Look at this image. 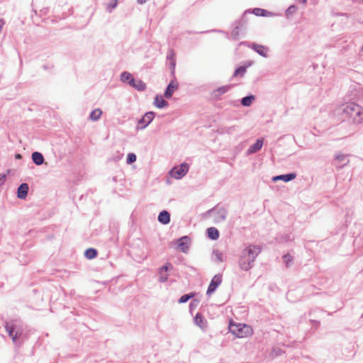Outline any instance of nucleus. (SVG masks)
I'll return each mask as SVG.
<instances>
[{
    "label": "nucleus",
    "mask_w": 363,
    "mask_h": 363,
    "mask_svg": "<svg viewBox=\"0 0 363 363\" xmlns=\"http://www.w3.org/2000/svg\"><path fill=\"white\" fill-rule=\"evenodd\" d=\"M335 113L340 116L342 121H347L354 124L363 123V107L354 102L341 104L336 108Z\"/></svg>",
    "instance_id": "f257e3e1"
},
{
    "label": "nucleus",
    "mask_w": 363,
    "mask_h": 363,
    "mask_svg": "<svg viewBox=\"0 0 363 363\" xmlns=\"http://www.w3.org/2000/svg\"><path fill=\"white\" fill-rule=\"evenodd\" d=\"M261 252L259 247L255 245H249L243 248L239 255L238 265L242 271H249L253 266L255 261Z\"/></svg>",
    "instance_id": "f03ea898"
},
{
    "label": "nucleus",
    "mask_w": 363,
    "mask_h": 363,
    "mask_svg": "<svg viewBox=\"0 0 363 363\" xmlns=\"http://www.w3.org/2000/svg\"><path fill=\"white\" fill-rule=\"evenodd\" d=\"M5 328L9 337H11L14 344H17L18 340L22 335V329L17 320H11V322H6Z\"/></svg>",
    "instance_id": "7ed1b4c3"
},
{
    "label": "nucleus",
    "mask_w": 363,
    "mask_h": 363,
    "mask_svg": "<svg viewBox=\"0 0 363 363\" xmlns=\"http://www.w3.org/2000/svg\"><path fill=\"white\" fill-rule=\"evenodd\" d=\"M230 330L238 338L246 337L252 334V328L246 324L231 325Z\"/></svg>",
    "instance_id": "20e7f679"
},
{
    "label": "nucleus",
    "mask_w": 363,
    "mask_h": 363,
    "mask_svg": "<svg viewBox=\"0 0 363 363\" xmlns=\"http://www.w3.org/2000/svg\"><path fill=\"white\" fill-rule=\"evenodd\" d=\"M209 213L213 216L214 222L216 223L224 221L228 216V211L223 207L212 208L209 211Z\"/></svg>",
    "instance_id": "39448f33"
},
{
    "label": "nucleus",
    "mask_w": 363,
    "mask_h": 363,
    "mask_svg": "<svg viewBox=\"0 0 363 363\" xmlns=\"http://www.w3.org/2000/svg\"><path fill=\"white\" fill-rule=\"evenodd\" d=\"M189 170V164L182 163L178 167H174L169 172L172 177L179 179L186 174Z\"/></svg>",
    "instance_id": "423d86ee"
},
{
    "label": "nucleus",
    "mask_w": 363,
    "mask_h": 363,
    "mask_svg": "<svg viewBox=\"0 0 363 363\" xmlns=\"http://www.w3.org/2000/svg\"><path fill=\"white\" fill-rule=\"evenodd\" d=\"M155 113L152 111L146 113L138 121L136 129L143 130L145 129L153 120Z\"/></svg>",
    "instance_id": "0eeeda50"
},
{
    "label": "nucleus",
    "mask_w": 363,
    "mask_h": 363,
    "mask_svg": "<svg viewBox=\"0 0 363 363\" xmlns=\"http://www.w3.org/2000/svg\"><path fill=\"white\" fill-rule=\"evenodd\" d=\"M222 282V276L220 274H216L213 277L212 280L211 281V283L208 287L206 294L208 296H211L220 286V284Z\"/></svg>",
    "instance_id": "6e6552de"
},
{
    "label": "nucleus",
    "mask_w": 363,
    "mask_h": 363,
    "mask_svg": "<svg viewBox=\"0 0 363 363\" xmlns=\"http://www.w3.org/2000/svg\"><path fill=\"white\" fill-rule=\"evenodd\" d=\"M194 323L196 325L199 327L201 330H205L207 328V320L205 319L203 315L197 313L194 318Z\"/></svg>",
    "instance_id": "1a4fd4ad"
},
{
    "label": "nucleus",
    "mask_w": 363,
    "mask_h": 363,
    "mask_svg": "<svg viewBox=\"0 0 363 363\" xmlns=\"http://www.w3.org/2000/svg\"><path fill=\"white\" fill-rule=\"evenodd\" d=\"M189 238L187 236H184L177 240V247L183 252H187L189 250Z\"/></svg>",
    "instance_id": "9d476101"
},
{
    "label": "nucleus",
    "mask_w": 363,
    "mask_h": 363,
    "mask_svg": "<svg viewBox=\"0 0 363 363\" xmlns=\"http://www.w3.org/2000/svg\"><path fill=\"white\" fill-rule=\"evenodd\" d=\"M178 89V83L175 80H172L170 83L168 84L165 91H164V97L167 99H170L172 96V94L175 90Z\"/></svg>",
    "instance_id": "9b49d317"
},
{
    "label": "nucleus",
    "mask_w": 363,
    "mask_h": 363,
    "mask_svg": "<svg viewBox=\"0 0 363 363\" xmlns=\"http://www.w3.org/2000/svg\"><path fill=\"white\" fill-rule=\"evenodd\" d=\"M336 165L338 169H341L349 163V160L346 155L337 154L335 156Z\"/></svg>",
    "instance_id": "f8f14e48"
},
{
    "label": "nucleus",
    "mask_w": 363,
    "mask_h": 363,
    "mask_svg": "<svg viewBox=\"0 0 363 363\" xmlns=\"http://www.w3.org/2000/svg\"><path fill=\"white\" fill-rule=\"evenodd\" d=\"M296 177V174L293 172V173H289V174H281V175L275 176L272 178V181L277 182L279 180H282L285 182H290V181L294 179Z\"/></svg>",
    "instance_id": "ddd939ff"
},
{
    "label": "nucleus",
    "mask_w": 363,
    "mask_h": 363,
    "mask_svg": "<svg viewBox=\"0 0 363 363\" xmlns=\"http://www.w3.org/2000/svg\"><path fill=\"white\" fill-rule=\"evenodd\" d=\"M120 79L122 82L128 84L129 86H130L132 84L134 83L135 79L133 78V76L132 74H130L128 72H123L120 75Z\"/></svg>",
    "instance_id": "4468645a"
},
{
    "label": "nucleus",
    "mask_w": 363,
    "mask_h": 363,
    "mask_svg": "<svg viewBox=\"0 0 363 363\" xmlns=\"http://www.w3.org/2000/svg\"><path fill=\"white\" fill-rule=\"evenodd\" d=\"M28 185L26 183L21 184L17 190V196L21 199H24L28 195Z\"/></svg>",
    "instance_id": "2eb2a0df"
},
{
    "label": "nucleus",
    "mask_w": 363,
    "mask_h": 363,
    "mask_svg": "<svg viewBox=\"0 0 363 363\" xmlns=\"http://www.w3.org/2000/svg\"><path fill=\"white\" fill-rule=\"evenodd\" d=\"M262 146H263V140L262 139L257 140L256 143L254 145H251L248 148V150L247 151V155H251V154L258 152L259 150H261Z\"/></svg>",
    "instance_id": "dca6fc26"
},
{
    "label": "nucleus",
    "mask_w": 363,
    "mask_h": 363,
    "mask_svg": "<svg viewBox=\"0 0 363 363\" xmlns=\"http://www.w3.org/2000/svg\"><path fill=\"white\" fill-rule=\"evenodd\" d=\"M169 267H172L171 264H167L166 265L162 266L159 272L160 277L159 281L160 282H165L168 279V275L167 274V272L168 271Z\"/></svg>",
    "instance_id": "f3484780"
},
{
    "label": "nucleus",
    "mask_w": 363,
    "mask_h": 363,
    "mask_svg": "<svg viewBox=\"0 0 363 363\" xmlns=\"http://www.w3.org/2000/svg\"><path fill=\"white\" fill-rule=\"evenodd\" d=\"M231 86H232L231 85H226V86H220V87L213 90L212 92L213 97L219 98L221 95H223L225 93H226L227 91H228L230 89Z\"/></svg>",
    "instance_id": "a211bd4d"
},
{
    "label": "nucleus",
    "mask_w": 363,
    "mask_h": 363,
    "mask_svg": "<svg viewBox=\"0 0 363 363\" xmlns=\"http://www.w3.org/2000/svg\"><path fill=\"white\" fill-rule=\"evenodd\" d=\"M255 52L264 57L270 56V50L269 47H251Z\"/></svg>",
    "instance_id": "6ab92c4d"
},
{
    "label": "nucleus",
    "mask_w": 363,
    "mask_h": 363,
    "mask_svg": "<svg viewBox=\"0 0 363 363\" xmlns=\"http://www.w3.org/2000/svg\"><path fill=\"white\" fill-rule=\"evenodd\" d=\"M158 221L162 224H168L170 222V214L167 211H162L158 216Z\"/></svg>",
    "instance_id": "aec40b11"
},
{
    "label": "nucleus",
    "mask_w": 363,
    "mask_h": 363,
    "mask_svg": "<svg viewBox=\"0 0 363 363\" xmlns=\"http://www.w3.org/2000/svg\"><path fill=\"white\" fill-rule=\"evenodd\" d=\"M167 58L170 61V66L172 69V73H174V69L176 66L175 54L173 50L170 49L167 52Z\"/></svg>",
    "instance_id": "412c9836"
},
{
    "label": "nucleus",
    "mask_w": 363,
    "mask_h": 363,
    "mask_svg": "<svg viewBox=\"0 0 363 363\" xmlns=\"http://www.w3.org/2000/svg\"><path fill=\"white\" fill-rule=\"evenodd\" d=\"M154 104L159 108H162L168 106V102L165 101L162 96H156Z\"/></svg>",
    "instance_id": "4be33fe9"
},
{
    "label": "nucleus",
    "mask_w": 363,
    "mask_h": 363,
    "mask_svg": "<svg viewBox=\"0 0 363 363\" xmlns=\"http://www.w3.org/2000/svg\"><path fill=\"white\" fill-rule=\"evenodd\" d=\"M32 160L36 165H41L44 162V157L43 155L38 152H33Z\"/></svg>",
    "instance_id": "5701e85b"
},
{
    "label": "nucleus",
    "mask_w": 363,
    "mask_h": 363,
    "mask_svg": "<svg viewBox=\"0 0 363 363\" xmlns=\"http://www.w3.org/2000/svg\"><path fill=\"white\" fill-rule=\"evenodd\" d=\"M207 235L208 237L213 240H216L219 238V232L217 228L214 227H211L207 229Z\"/></svg>",
    "instance_id": "b1692460"
},
{
    "label": "nucleus",
    "mask_w": 363,
    "mask_h": 363,
    "mask_svg": "<svg viewBox=\"0 0 363 363\" xmlns=\"http://www.w3.org/2000/svg\"><path fill=\"white\" fill-rule=\"evenodd\" d=\"M130 86H132L133 88L139 91H143L146 89L145 83L140 79L135 80L134 83L130 85Z\"/></svg>",
    "instance_id": "393cba45"
},
{
    "label": "nucleus",
    "mask_w": 363,
    "mask_h": 363,
    "mask_svg": "<svg viewBox=\"0 0 363 363\" xmlns=\"http://www.w3.org/2000/svg\"><path fill=\"white\" fill-rule=\"evenodd\" d=\"M102 114V111L100 108H96L90 113L89 118L93 121H98Z\"/></svg>",
    "instance_id": "a878e982"
},
{
    "label": "nucleus",
    "mask_w": 363,
    "mask_h": 363,
    "mask_svg": "<svg viewBox=\"0 0 363 363\" xmlns=\"http://www.w3.org/2000/svg\"><path fill=\"white\" fill-rule=\"evenodd\" d=\"M254 99L255 96L253 95L245 96L241 99V104L243 106H250Z\"/></svg>",
    "instance_id": "bb28decb"
},
{
    "label": "nucleus",
    "mask_w": 363,
    "mask_h": 363,
    "mask_svg": "<svg viewBox=\"0 0 363 363\" xmlns=\"http://www.w3.org/2000/svg\"><path fill=\"white\" fill-rule=\"evenodd\" d=\"M84 255L87 259H94L97 255V251L94 248H89L85 251Z\"/></svg>",
    "instance_id": "cd10ccee"
},
{
    "label": "nucleus",
    "mask_w": 363,
    "mask_h": 363,
    "mask_svg": "<svg viewBox=\"0 0 363 363\" xmlns=\"http://www.w3.org/2000/svg\"><path fill=\"white\" fill-rule=\"evenodd\" d=\"M246 69H247V67L246 66H241V67H239L238 68H237L235 72H234V74H233V77H242L245 73L246 72Z\"/></svg>",
    "instance_id": "c85d7f7f"
},
{
    "label": "nucleus",
    "mask_w": 363,
    "mask_h": 363,
    "mask_svg": "<svg viewBox=\"0 0 363 363\" xmlns=\"http://www.w3.org/2000/svg\"><path fill=\"white\" fill-rule=\"evenodd\" d=\"M283 259L286 267H289L294 259L291 255L286 254L283 256Z\"/></svg>",
    "instance_id": "c756f323"
},
{
    "label": "nucleus",
    "mask_w": 363,
    "mask_h": 363,
    "mask_svg": "<svg viewBox=\"0 0 363 363\" xmlns=\"http://www.w3.org/2000/svg\"><path fill=\"white\" fill-rule=\"evenodd\" d=\"M252 13L256 16H266L269 13V12L266 10L262 9H255L252 11Z\"/></svg>",
    "instance_id": "7c9ffc66"
},
{
    "label": "nucleus",
    "mask_w": 363,
    "mask_h": 363,
    "mask_svg": "<svg viewBox=\"0 0 363 363\" xmlns=\"http://www.w3.org/2000/svg\"><path fill=\"white\" fill-rule=\"evenodd\" d=\"M193 296L194 295L192 294H184L180 297V298L179 299V303H184L187 302L191 298H192Z\"/></svg>",
    "instance_id": "2f4dec72"
},
{
    "label": "nucleus",
    "mask_w": 363,
    "mask_h": 363,
    "mask_svg": "<svg viewBox=\"0 0 363 363\" xmlns=\"http://www.w3.org/2000/svg\"><path fill=\"white\" fill-rule=\"evenodd\" d=\"M213 255L216 257V259L218 262H222L223 259V254L218 250H215L213 252Z\"/></svg>",
    "instance_id": "473e14b6"
},
{
    "label": "nucleus",
    "mask_w": 363,
    "mask_h": 363,
    "mask_svg": "<svg viewBox=\"0 0 363 363\" xmlns=\"http://www.w3.org/2000/svg\"><path fill=\"white\" fill-rule=\"evenodd\" d=\"M136 160V155L134 153H129L127 156V160L126 162L128 164H130L135 162Z\"/></svg>",
    "instance_id": "72a5a7b5"
},
{
    "label": "nucleus",
    "mask_w": 363,
    "mask_h": 363,
    "mask_svg": "<svg viewBox=\"0 0 363 363\" xmlns=\"http://www.w3.org/2000/svg\"><path fill=\"white\" fill-rule=\"evenodd\" d=\"M117 5V0H112L110 4H108V8L110 9V10H112L113 9H114Z\"/></svg>",
    "instance_id": "f704fd0d"
},
{
    "label": "nucleus",
    "mask_w": 363,
    "mask_h": 363,
    "mask_svg": "<svg viewBox=\"0 0 363 363\" xmlns=\"http://www.w3.org/2000/svg\"><path fill=\"white\" fill-rule=\"evenodd\" d=\"M272 353L275 355V356H279L280 355L281 353H282V351L281 350L279 349V348H274L272 350Z\"/></svg>",
    "instance_id": "c9c22d12"
},
{
    "label": "nucleus",
    "mask_w": 363,
    "mask_h": 363,
    "mask_svg": "<svg viewBox=\"0 0 363 363\" xmlns=\"http://www.w3.org/2000/svg\"><path fill=\"white\" fill-rule=\"evenodd\" d=\"M239 31H240V28L238 27L235 28L233 32H232V35L234 37V38H236L237 36H238L239 35Z\"/></svg>",
    "instance_id": "e433bc0d"
},
{
    "label": "nucleus",
    "mask_w": 363,
    "mask_h": 363,
    "mask_svg": "<svg viewBox=\"0 0 363 363\" xmlns=\"http://www.w3.org/2000/svg\"><path fill=\"white\" fill-rule=\"evenodd\" d=\"M296 10V7L295 6H291L286 11L287 13H292Z\"/></svg>",
    "instance_id": "4c0bfd02"
},
{
    "label": "nucleus",
    "mask_w": 363,
    "mask_h": 363,
    "mask_svg": "<svg viewBox=\"0 0 363 363\" xmlns=\"http://www.w3.org/2000/svg\"><path fill=\"white\" fill-rule=\"evenodd\" d=\"M16 159H21L22 156L20 154H16V156H15Z\"/></svg>",
    "instance_id": "58836bf2"
},
{
    "label": "nucleus",
    "mask_w": 363,
    "mask_h": 363,
    "mask_svg": "<svg viewBox=\"0 0 363 363\" xmlns=\"http://www.w3.org/2000/svg\"><path fill=\"white\" fill-rule=\"evenodd\" d=\"M145 1H146V0H138V2L139 4H143V3H145Z\"/></svg>",
    "instance_id": "ea45409f"
},
{
    "label": "nucleus",
    "mask_w": 363,
    "mask_h": 363,
    "mask_svg": "<svg viewBox=\"0 0 363 363\" xmlns=\"http://www.w3.org/2000/svg\"><path fill=\"white\" fill-rule=\"evenodd\" d=\"M303 4H306L307 2V0H301Z\"/></svg>",
    "instance_id": "a19ab883"
},
{
    "label": "nucleus",
    "mask_w": 363,
    "mask_h": 363,
    "mask_svg": "<svg viewBox=\"0 0 363 363\" xmlns=\"http://www.w3.org/2000/svg\"><path fill=\"white\" fill-rule=\"evenodd\" d=\"M362 52H363V47H362Z\"/></svg>",
    "instance_id": "79ce46f5"
}]
</instances>
